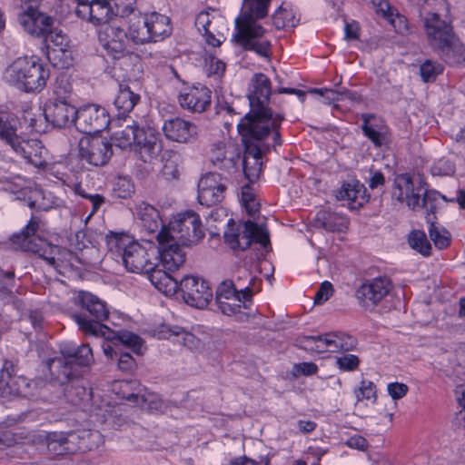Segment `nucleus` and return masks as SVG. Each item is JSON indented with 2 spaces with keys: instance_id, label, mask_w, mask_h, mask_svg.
I'll use <instances>...</instances> for the list:
<instances>
[{
  "instance_id": "1",
  "label": "nucleus",
  "mask_w": 465,
  "mask_h": 465,
  "mask_svg": "<svg viewBox=\"0 0 465 465\" xmlns=\"http://www.w3.org/2000/svg\"><path fill=\"white\" fill-rule=\"evenodd\" d=\"M106 244L113 255L119 256L125 269L134 273H144L152 284L165 295L176 293L177 282L173 276L158 268L156 249L145 248L125 233L111 232L106 236Z\"/></svg>"
},
{
  "instance_id": "2",
  "label": "nucleus",
  "mask_w": 465,
  "mask_h": 465,
  "mask_svg": "<svg viewBox=\"0 0 465 465\" xmlns=\"http://www.w3.org/2000/svg\"><path fill=\"white\" fill-rule=\"evenodd\" d=\"M272 0H242L240 15L235 19V33L232 40L245 51L270 59L271 41L265 37L266 29L261 20L268 15Z\"/></svg>"
},
{
  "instance_id": "3",
  "label": "nucleus",
  "mask_w": 465,
  "mask_h": 465,
  "mask_svg": "<svg viewBox=\"0 0 465 465\" xmlns=\"http://www.w3.org/2000/svg\"><path fill=\"white\" fill-rule=\"evenodd\" d=\"M272 86L270 79L262 73L255 74L252 79L248 93L250 113L238 124V127L243 129L245 134L254 132V129L272 131L274 144L280 145L282 139L278 131L283 116L273 114L268 107Z\"/></svg>"
},
{
  "instance_id": "4",
  "label": "nucleus",
  "mask_w": 465,
  "mask_h": 465,
  "mask_svg": "<svg viewBox=\"0 0 465 465\" xmlns=\"http://www.w3.org/2000/svg\"><path fill=\"white\" fill-rule=\"evenodd\" d=\"M15 5L21 9L18 22L28 35L41 39L47 48L52 43L59 51L65 50L68 37L55 25L56 20L53 16L39 11L36 5L15 3Z\"/></svg>"
},
{
  "instance_id": "5",
  "label": "nucleus",
  "mask_w": 465,
  "mask_h": 465,
  "mask_svg": "<svg viewBox=\"0 0 465 465\" xmlns=\"http://www.w3.org/2000/svg\"><path fill=\"white\" fill-rule=\"evenodd\" d=\"M49 78V71L33 57H19L10 64L3 73V80L25 93L42 91Z\"/></svg>"
},
{
  "instance_id": "6",
  "label": "nucleus",
  "mask_w": 465,
  "mask_h": 465,
  "mask_svg": "<svg viewBox=\"0 0 465 465\" xmlns=\"http://www.w3.org/2000/svg\"><path fill=\"white\" fill-rule=\"evenodd\" d=\"M81 312L73 315L79 329L88 335L110 337L111 329L102 322L109 316L104 301L91 292L81 291L76 297Z\"/></svg>"
},
{
  "instance_id": "7",
  "label": "nucleus",
  "mask_w": 465,
  "mask_h": 465,
  "mask_svg": "<svg viewBox=\"0 0 465 465\" xmlns=\"http://www.w3.org/2000/svg\"><path fill=\"white\" fill-rule=\"evenodd\" d=\"M204 235L199 214L190 210L178 213L167 228L159 231L157 240L158 242L172 240L182 246H192L197 244Z\"/></svg>"
},
{
  "instance_id": "8",
  "label": "nucleus",
  "mask_w": 465,
  "mask_h": 465,
  "mask_svg": "<svg viewBox=\"0 0 465 465\" xmlns=\"http://www.w3.org/2000/svg\"><path fill=\"white\" fill-rule=\"evenodd\" d=\"M423 25L430 46L439 54L446 55L461 47L451 24L441 19L439 14H427Z\"/></svg>"
},
{
  "instance_id": "9",
  "label": "nucleus",
  "mask_w": 465,
  "mask_h": 465,
  "mask_svg": "<svg viewBox=\"0 0 465 465\" xmlns=\"http://www.w3.org/2000/svg\"><path fill=\"white\" fill-rule=\"evenodd\" d=\"M239 134L242 135L244 144L243 156V173L250 183L255 182L261 173L262 166L263 143L262 141L270 134L272 131H263L254 129L251 134H245L243 129L238 127Z\"/></svg>"
},
{
  "instance_id": "10",
  "label": "nucleus",
  "mask_w": 465,
  "mask_h": 465,
  "mask_svg": "<svg viewBox=\"0 0 465 465\" xmlns=\"http://www.w3.org/2000/svg\"><path fill=\"white\" fill-rule=\"evenodd\" d=\"M224 240L232 249L244 251L250 247L252 242L266 247L269 242V234L262 227L252 221H246L236 227L232 219L228 223V228L224 232Z\"/></svg>"
},
{
  "instance_id": "11",
  "label": "nucleus",
  "mask_w": 465,
  "mask_h": 465,
  "mask_svg": "<svg viewBox=\"0 0 465 465\" xmlns=\"http://www.w3.org/2000/svg\"><path fill=\"white\" fill-rule=\"evenodd\" d=\"M38 228L39 220L36 217H32L20 233L12 236L11 241L23 251L37 253L50 265L55 266L56 258L54 253L58 251V247L49 245L44 240L35 237Z\"/></svg>"
},
{
  "instance_id": "12",
  "label": "nucleus",
  "mask_w": 465,
  "mask_h": 465,
  "mask_svg": "<svg viewBox=\"0 0 465 465\" xmlns=\"http://www.w3.org/2000/svg\"><path fill=\"white\" fill-rule=\"evenodd\" d=\"M393 289V283L388 276H378L362 282L355 292L359 305L366 311L372 312Z\"/></svg>"
},
{
  "instance_id": "13",
  "label": "nucleus",
  "mask_w": 465,
  "mask_h": 465,
  "mask_svg": "<svg viewBox=\"0 0 465 465\" xmlns=\"http://www.w3.org/2000/svg\"><path fill=\"white\" fill-rule=\"evenodd\" d=\"M425 186L422 178L413 179L409 173H401L394 180L391 196L400 203H406L412 211H418Z\"/></svg>"
},
{
  "instance_id": "14",
  "label": "nucleus",
  "mask_w": 465,
  "mask_h": 465,
  "mask_svg": "<svg viewBox=\"0 0 465 465\" xmlns=\"http://www.w3.org/2000/svg\"><path fill=\"white\" fill-rule=\"evenodd\" d=\"M177 282V291L182 292L184 302L195 308H205L213 298L208 282L195 275H186Z\"/></svg>"
},
{
  "instance_id": "15",
  "label": "nucleus",
  "mask_w": 465,
  "mask_h": 465,
  "mask_svg": "<svg viewBox=\"0 0 465 465\" xmlns=\"http://www.w3.org/2000/svg\"><path fill=\"white\" fill-rule=\"evenodd\" d=\"M74 125L83 134L100 133L110 124L105 108L97 104H86L76 109Z\"/></svg>"
},
{
  "instance_id": "16",
  "label": "nucleus",
  "mask_w": 465,
  "mask_h": 465,
  "mask_svg": "<svg viewBox=\"0 0 465 465\" xmlns=\"http://www.w3.org/2000/svg\"><path fill=\"white\" fill-rule=\"evenodd\" d=\"M79 155L94 166L106 164L113 154L112 144L101 136H86L79 141Z\"/></svg>"
},
{
  "instance_id": "17",
  "label": "nucleus",
  "mask_w": 465,
  "mask_h": 465,
  "mask_svg": "<svg viewBox=\"0 0 465 465\" xmlns=\"http://www.w3.org/2000/svg\"><path fill=\"white\" fill-rule=\"evenodd\" d=\"M227 179L217 173L204 174L198 183V201L210 207L220 203L227 189Z\"/></svg>"
},
{
  "instance_id": "18",
  "label": "nucleus",
  "mask_w": 465,
  "mask_h": 465,
  "mask_svg": "<svg viewBox=\"0 0 465 465\" xmlns=\"http://www.w3.org/2000/svg\"><path fill=\"white\" fill-rule=\"evenodd\" d=\"M98 40L106 54L114 59H120L129 53L128 35L119 25H106L99 32Z\"/></svg>"
},
{
  "instance_id": "19",
  "label": "nucleus",
  "mask_w": 465,
  "mask_h": 465,
  "mask_svg": "<svg viewBox=\"0 0 465 465\" xmlns=\"http://www.w3.org/2000/svg\"><path fill=\"white\" fill-rule=\"evenodd\" d=\"M11 149L17 156L24 158L35 167H45L48 163V152L37 139H29L20 135Z\"/></svg>"
},
{
  "instance_id": "20",
  "label": "nucleus",
  "mask_w": 465,
  "mask_h": 465,
  "mask_svg": "<svg viewBox=\"0 0 465 465\" xmlns=\"http://www.w3.org/2000/svg\"><path fill=\"white\" fill-rule=\"evenodd\" d=\"M76 109L70 102L49 100L45 104L44 118L54 127L65 128L74 124Z\"/></svg>"
},
{
  "instance_id": "21",
  "label": "nucleus",
  "mask_w": 465,
  "mask_h": 465,
  "mask_svg": "<svg viewBox=\"0 0 465 465\" xmlns=\"http://www.w3.org/2000/svg\"><path fill=\"white\" fill-rule=\"evenodd\" d=\"M178 100L183 109L192 113H203L211 105L212 92L204 85H193L184 88Z\"/></svg>"
},
{
  "instance_id": "22",
  "label": "nucleus",
  "mask_w": 465,
  "mask_h": 465,
  "mask_svg": "<svg viewBox=\"0 0 465 465\" xmlns=\"http://www.w3.org/2000/svg\"><path fill=\"white\" fill-rule=\"evenodd\" d=\"M160 248L156 250L158 268L167 272L170 276L171 272L178 270L185 262V252L181 248L180 243L172 240H165L164 242H159Z\"/></svg>"
},
{
  "instance_id": "23",
  "label": "nucleus",
  "mask_w": 465,
  "mask_h": 465,
  "mask_svg": "<svg viewBox=\"0 0 465 465\" xmlns=\"http://www.w3.org/2000/svg\"><path fill=\"white\" fill-rule=\"evenodd\" d=\"M162 130L168 140L183 143L195 141L198 134V128L193 123L180 117L165 120Z\"/></svg>"
},
{
  "instance_id": "24",
  "label": "nucleus",
  "mask_w": 465,
  "mask_h": 465,
  "mask_svg": "<svg viewBox=\"0 0 465 465\" xmlns=\"http://www.w3.org/2000/svg\"><path fill=\"white\" fill-rule=\"evenodd\" d=\"M75 15L95 25L107 23L115 15L106 0H94L89 3L77 4Z\"/></svg>"
},
{
  "instance_id": "25",
  "label": "nucleus",
  "mask_w": 465,
  "mask_h": 465,
  "mask_svg": "<svg viewBox=\"0 0 465 465\" xmlns=\"http://www.w3.org/2000/svg\"><path fill=\"white\" fill-rule=\"evenodd\" d=\"M45 366L48 370L51 379L60 385H65L78 376L75 365L67 362L64 358H50L45 361Z\"/></svg>"
},
{
  "instance_id": "26",
  "label": "nucleus",
  "mask_w": 465,
  "mask_h": 465,
  "mask_svg": "<svg viewBox=\"0 0 465 465\" xmlns=\"http://www.w3.org/2000/svg\"><path fill=\"white\" fill-rule=\"evenodd\" d=\"M61 356L59 358L66 359L75 366H87L93 361L92 349L88 344L74 346L73 344H64L60 347Z\"/></svg>"
},
{
  "instance_id": "27",
  "label": "nucleus",
  "mask_w": 465,
  "mask_h": 465,
  "mask_svg": "<svg viewBox=\"0 0 465 465\" xmlns=\"http://www.w3.org/2000/svg\"><path fill=\"white\" fill-rule=\"evenodd\" d=\"M314 225L329 232H344L348 229L349 220L338 213L321 210L315 216Z\"/></svg>"
},
{
  "instance_id": "28",
  "label": "nucleus",
  "mask_w": 465,
  "mask_h": 465,
  "mask_svg": "<svg viewBox=\"0 0 465 465\" xmlns=\"http://www.w3.org/2000/svg\"><path fill=\"white\" fill-rule=\"evenodd\" d=\"M71 441L74 442L75 451H91L104 443L103 435L98 430H82L71 432Z\"/></svg>"
},
{
  "instance_id": "29",
  "label": "nucleus",
  "mask_w": 465,
  "mask_h": 465,
  "mask_svg": "<svg viewBox=\"0 0 465 465\" xmlns=\"http://www.w3.org/2000/svg\"><path fill=\"white\" fill-rule=\"evenodd\" d=\"M252 295L249 285H237L232 280H225L217 287L215 300L216 302L224 300L240 301L239 297L242 296L243 299H251Z\"/></svg>"
},
{
  "instance_id": "30",
  "label": "nucleus",
  "mask_w": 465,
  "mask_h": 465,
  "mask_svg": "<svg viewBox=\"0 0 465 465\" xmlns=\"http://www.w3.org/2000/svg\"><path fill=\"white\" fill-rule=\"evenodd\" d=\"M136 215L141 221L142 226L149 232H155L166 228L163 224L159 211L147 203L143 202L137 205Z\"/></svg>"
},
{
  "instance_id": "31",
  "label": "nucleus",
  "mask_w": 465,
  "mask_h": 465,
  "mask_svg": "<svg viewBox=\"0 0 465 465\" xmlns=\"http://www.w3.org/2000/svg\"><path fill=\"white\" fill-rule=\"evenodd\" d=\"M151 35V43L163 40L172 34L171 20L168 16L159 13L146 15Z\"/></svg>"
},
{
  "instance_id": "32",
  "label": "nucleus",
  "mask_w": 465,
  "mask_h": 465,
  "mask_svg": "<svg viewBox=\"0 0 465 465\" xmlns=\"http://www.w3.org/2000/svg\"><path fill=\"white\" fill-rule=\"evenodd\" d=\"M139 101L140 95L135 94L128 84H120L119 92L114 102L118 117L126 116Z\"/></svg>"
},
{
  "instance_id": "33",
  "label": "nucleus",
  "mask_w": 465,
  "mask_h": 465,
  "mask_svg": "<svg viewBox=\"0 0 465 465\" xmlns=\"http://www.w3.org/2000/svg\"><path fill=\"white\" fill-rule=\"evenodd\" d=\"M326 352H347L353 351L357 346V340L344 332H329L324 334Z\"/></svg>"
},
{
  "instance_id": "34",
  "label": "nucleus",
  "mask_w": 465,
  "mask_h": 465,
  "mask_svg": "<svg viewBox=\"0 0 465 465\" xmlns=\"http://www.w3.org/2000/svg\"><path fill=\"white\" fill-rule=\"evenodd\" d=\"M143 136V129L140 128L136 123L133 121L132 124H126L122 129L114 132L112 140L114 144L120 148L125 149L134 147L137 141Z\"/></svg>"
},
{
  "instance_id": "35",
  "label": "nucleus",
  "mask_w": 465,
  "mask_h": 465,
  "mask_svg": "<svg viewBox=\"0 0 465 465\" xmlns=\"http://www.w3.org/2000/svg\"><path fill=\"white\" fill-rule=\"evenodd\" d=\"M128 37L136 45L151 43V35L146 15L135 16L129 20Z\"/></svg>"
},
{
  "instance_id": "36",
  "label": "nucleus",
  "mask_w": 465,
  "mask_h": 465,
  "mask_svg": "<svg viewBox=\"0 0 465 465\" xmlns=\"http://www.w3.org/2000/svg\"><path fill=\"white\" fill-rule=\"evenodd\" d=\"M48 450L54 455H64L75 451L74 442L71 441V432H51L46 436Z\"/></svg>"
},
{
  "instance_id": "37",
  "label": "nucleus",
  "mask_w": 465,
  "mask_h": 465,
  "mask_svg": "<svg viewBox=\"0 0 465 465\" xmlns=\"http://www.w3.org/2000/svg\"><path fill=\"white\" fill-rule=\"evenodd\" d=\"M111 332L110 337H104L106 341H111L114 345L121 343L131 348L137 354L142 353L143 340L140 336L125 330L118 331L111 330Z\"/></svg>"
},
{
  "instance_id": "38",
  "label": "nucleus",
  "mask_w": 465,
  "mask_h": 465,
  "mask_svg": "<svg viewBox=\"0 0 465 465\" xmlns=\"http://www.w3.org/2000/svg\"><path fill=\"white\" fill-rule=\"evenodd\" d=\"M134 150L144 163L151 162L155 158L161 150V145L156 137L150 134L147 136L143 131V136L134 145Z\"/></svg>"
},
{
  "instance_id": "39",
  "label": "nucleus",
  "mask_w": 465,
  "mask_h": 465,
  "mask_svg": "<svg viewBox=\"0 0 465 465\" xmlns=\"http://www.w3.org/2000/svg\"><path fill=\"white\" fill-rule=\"evenodd\" d=\"M64 393L68 401L74 405H80L82 402L90 400L91 391L83 384V381L78 376L65 384Z\"/></svg>"
},
{
  "instance_id": "40",
  "label": "nucleus",
  "mask_w": 465,
  "mask_h": 465,
  "mask_svg": "<svg viewBox=\"0 0 465 465\" xmlns=\"http://www.w3.org/2000/svg\"><path fill=\"white\" fill-rule=\"evenodd\" d=\"M15 366L13 362L6 361L0 371V395L18 393V389L15 388Z\"/></svg>"
},
{
  "instance_id": "41",
  "label": "nucleus",
  "mask_w": 465,
  "mask_h": 465,
  "mask_svg": "<svg viewBox=\"0 0 465 465\" xmlns=\"http://www.w3.org/2000/svg\"><path fill=\"white\" fill-rule=\"evenodd\" d=\"M19 136L16 121L5 114L0 113V140L11 148Z\"/></svg>"
},
{
  "instance_id": "42",
  "label": "nucleus",
  "mask_w": 465,
  "mask_h": 465,
  "mask_svg": "<svg viewBox=\"0 0 465 465\" xmlns=\"http://www.w3.org/2000/svg\"><path fill=\"white\" fill-rule=\"evenodd\" d=\"M73 90L74 88L71 77L66 74H61L55 80L53 91L54 97L51 100L70 102Z\"/></svg>"
},
{
  "instance_id": "43",
  "label": "nucleus",
  "mask_w": 465,
  "mask_h": 465,
  "mask_svg": "<svg viewBox=\"0 0 465 465\" xmlns=\"http://www.w3.org/2000/svg\"><path fill=\"white\" fill-rule=\"evenodd\" d=\"M373 118L374 116L372 114H363L361 115V119L363 120L361 129L363 134L368 137L375 146L380 147L385 141V135L381 131V127L371 124V119Z\"/></svg>"
},
{
  "instance_id": "44",
  "label": "nucleus",
  "mask_w": 465,
  "mask_h": 465,
  "mask_svg": "<svg viewBox=\"0 0 465 465\" xmlns=\"http://www.w3.org/2000/svg\"><path fill=\"white\" fill-rule=\"evenodd\" d=\"M408 243L411 248L423 256H429L430 254L431 245L423 231L412 230L408 235Z\"/></svg>"
},
{
  "instance_id": "45",
  "label": "nucleus",
  "mask_w": 465,
  "mask_h": 465,
  "mask_svg": "<svg viewBox=\"0 0 465 465\" xmlns=\"http://www.w3.org/2000/svg\"><path fill=\"white\" fill-rule=\"evenodd\" d=\"M371 4L376 10V13L381 15L383 18L388 20L396 28V19L401 23L405 21L404 16L400 14L393 13L390 3L387 0H371Z\"/></svg>"
},
{
  "instance_id": "46",
  "label": "nucleus",
  "mask_w": 465,
  "mask_h": 465,
  "mask_svg": "<svg viewBox=\"0 0 465 465\" xmlns=\"http://www.w3.org/2000/svg\"><path fill=\"white\" fill-rule=\"evenodd\" d=\"M301 349L306 351L316 353L326 352V345L324 342V335L320 336H304L298 340Z\"/></svg>"
},
{
  "instance_id": "47",
  "label": "nucleus",
  "mask_w": 465,
  "mask_h": 465,
  "mask_svg": "<svg viewBox=\"0 0 465 465\" xmlns=\"http://www.w3.org/2000/svg\"><path fill=\"white\" fill-rule=\"evenodd\" d=\"M363 185L359 182L344 183L341 189L337 192L336 197L338 200H346L350 203H356L359 195L361 193Z\"/></svg>"
},
{
  "instance_id": "48",
  "label": "nucleus",
  "mask_w": 465,
  "mask_h": 465,
  "mask_svg": "<svg viewBox=\"0 0 465 465\" xmlns=\"http://www.w3.org/2000/svg\"><path fill=\"white\" fill-rule=\"evenodd\" d=\"M211 161L219 168L233 165L232 159L226 157L225 144L223 143H215L212 146Z\"/></svg>"
},
{
  "instance_id": "49",
  "label": "nucleus",
  "mask_w": 465,
  "mask_h": 465,
  "mask_svg": "<svg viewBox=\"0 0 465 465\" xmlns=\"http://www.w3.org/2000/svg\"><path fill=\"white\" fill-rule=\"evenodd\" d=\"M241 200L250 216H254L258 213L259 203L255 200V195L250 184L242 187Z\"/></svg>"
},
{
  "instance_id": "50",
  "label": "nucleus",
  "mask_w": 465,
  "mask_h": 465,
  "mask_svg": "<svg viewBox=\"0 0 465 465\" xmlns=\"http://www.w3.org/2000/svg\"><path fill=\"white\" fill-rule=\"evenodd\" d=\"M115 16L127 17L136 10V0H109Z\"/></svg>"
},
{
  "instance_id": "51",
  "label": "nucleus",
  "mask_w": 465,
  "mask_h": 465,
  "mask_svg": "<svg viewBox=\"0 0 465 465\" xmlns=\"http://www.w3.org/2000/svg\"><path fill=\"white\" fill-rule=\"evenodd\" d=\"M442 71L443 65L431 60H426L420 67V76L426 83L433 82Z\"/></svg>"
},
{
  "instance_id": "52",
  "label": "nucleus",
  "mask_w": 465,
  "mask_h": 465,
  "mask_svg": "<svg viewBox=\"0 0 465 465\" xmlns=\"http://www.w3.org/2000/svg\"><path fill=\"white\" fill-rule=\"evenodd\" d=\"M429 234L430 240L438 249H444L449 246L450 242L449 232L444 229L438 228L433 223L430 225Z\"/></svg>"
},
{
  "instance_id": "53",
  "label": "nucleus",
  "mask_w": 465,
  "mask_h": 465,
  "mask_svg": "<svg viewBox=\"0 0 465 465\" xmlns=\"http://www.w3.org/2000/svg\"><path fill=\"white\" fill-rule=\"evenodd\" d=\"M273 25L277 29H282L286 26H295L294 16L291 10L279 7L272 15Z\"/></svg>"
},
{
  "instance_id": "54",
  "label": "nucleus",
  "mask_w": 465,
  "mask_h": 465,
  "mask_svg": "<svg viewBox=\"0 0 465 465\" xmlns=\"http://www.w3.org/2000/svg\"><path fill=\"white\" fill-rule=\"evenodd\" d=\"M360 359L354 354L343 353L335 357L336 367L342 371H353L360 365Z\"/></svg>"
},
{
  "instance_id": "55",
  "label": "nucleus",
  "mask_w": 465,
  "mask_h": 465,
  "mask_svg": "<svg viewBox=\"0 0 465 465\" xmlns=\"http://www.w3.org/2000/svg\"><path fill=\"white\" fill-rule=\"evenodd\" d=\"M180 326H170L167 324L159 325L153 331V335L160 340H170L173 342L180 341L179 332L181 331Z\"/></svg>"
},
{
  "instance_id": "56",
  "label": "nucleus",
  "mask_w": 465,
  "mask_h": 465,
  "mask_svg": "<svg viewBox=\"0 0 465 465\" xmlns=\"http://www.w3.org/2000/svg\"><path fill=\"white\" fill-rule=\"evenodd\" d=\"M358 401L362 400H377L375 384L371 381L362 380L358 389L354 391Z\"/></svg>"
},
{
  "instance_id": "57",
  "label": "nucleus",
  "mask_w": 465,
  "mask_h": 465,
  "mask_svg": "<svg viewBox=\"0 0 465 465\" xmlns=\"http://www.w3.org/2000/svg\"><path fill=\"white\" fill-rule=\"evenodd\" d=\"M440 198L444 199V196L435 190H429L426 185L420 199V210L425 208L433 213Z\"/></svg>"
},
{
  "instance_id": "58",
  "label": "nucleus",
  "mask_w": 465,
  "mask_h": 465,
  "mask_svg": "<svg viewBox=\"0 0 465 465\" xmlns=\"http://www.w3.org/2000/svg\"><path fill=\"white\" fill-rule=\"evenodd\" d=\"M240 301L224 300L216 302L218 308L224 315H236L241 312L242 303L250 299H243L242 296L239 297Z\"/></svg>"
},
{
  "instance_id": "59",
  "label": "nucleus",
  "mask_w": 465,
  "mask_h": 465,
  "mask_svg": "<svg viewBox=\"0 0 465 465\" xmlns=\"http://www.w3.org/2000/svg\"><path fill=\"white\" fill-rule=\"evenodd\" d=\"M430 172L437 176L450 175L454 173V165L448 159L440 158L433 163Z\"/></svg>"
},
{
  "instance_id": "60",
  "label": "nucleus",
  "mask_w": 465,
  "mask_h": 465,
  "mask_svg": "<svg viewBox=\"0 0 465 465\" xmlns=\"http://www.w3.org/2000/svg\"><path fill=\"white\" fill-rule=\"evenodd\" d=\"M179 340L180 341H176L178 343L191 351L197 350L201 346V341L194 334L185 331L183 328H181V331L179 332Z\"/></svg>"
},
{
  "instance_id": "61",
  "label": "nucleus",
  "mask_w": 465,
  "mask_h": 465,
  "mask_svg": "<svg viewBox=\"0 0 465 465\" xmlns=\"http://www.w3.org/2000/svg\"><path fill=\"white\" fill-rule=\"evenodd\" d=\"M206 66L208 75H214L220 78L225 71V64L214 56L206 58Z\"/></svg>"
},
{
  "instance_id": "62",
  "label": "nucleus",
  "mask_w": 465,
  "mask_h": 465,
  "mask_svg": "<svg viewBox=\"0 0 465 465\" xmlns=\"http://www.w3.org/2000/svg\"><path fill=\"white\" fill-rule=\"evenodd\" d=\"M25 119L34 131L37 133L44 131V124L45 122L44 118V111L41 112L39 110L37 114L28 112L26 113Z\"/></svg>"
},
{
  "instance_id": "63",
  "label": "nucleus",
  "mask_w": 465,
  "mask_h": 465,
  "mask_svg": "<svg viewBox=\"0 0 465 465\" xmlns=\"http://www.w3.org/2000/svg\"><path fill=\"white\" fill-rule=\"evenodd\" d=\"M333 293V286L330 282H323L314 297L315 304H322L325 302Z\"/></svg>"
},
{
  "instance_id": "64",
  "label": "nucleus",
  "mask_w": 465,
  "mask_h": 465,
  "mask_svg": "<svg viewBox=\"0 0 465 465\" xmlns=\"http://www.w3.org/2000/svg\"><path fill=\"white\" fill-rule=\"evenodd\" d=\"M456 397L460 408L457 414V420L460 425L465 428V386H459L457 388Z\"/></svg>"
}]
</instances>
